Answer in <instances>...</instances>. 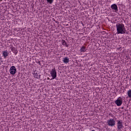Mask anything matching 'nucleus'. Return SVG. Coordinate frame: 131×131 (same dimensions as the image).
Wrapping results in <instances>:
<instances>
[{
    "label": "nucleus",
    "instance_id": "obj_1",
    "mask_svg": "<svg viewBox=\"0 0 131 131\" xmlns=\"http://www.w3.org/2000/svg\"><path fill=\"white\" fill-rule=\"evenodd\" d=\"M117 34H124L126 33V29L123 24H117L116 25Z\"/></svg>",
    "mask_w": 131,
    "mask_h": 131
},
{
    "label": "nucleus",
    "instance_id": "obj_2",
    "mask_svg": "<svg viewBox=\"0 0 131 131\" xmlns=\"http://www.w3.org/2000/svg\"><path fill=\"white\" fill-rule=\"evenodd\" d=\"M50 74L52 77V79H55V78L57 77V71H56V69L55 68L52 69Z\"/></svg>",
    "mask_w": 131,
    "mask_h": 131
},
{
    "label": "nucleus",
    "instance_id": "obj_3",
    "mask_svg": "<svg viewBox=\"0 0 131 131\" xmlns=\"http://www.w3.org/2000/svg\"><path fill=\"white\" fill-rule=\"evenodd\" d=\"M117 129L118 130H121L123 128V124H122V120H118L117 121Z\"/></svg>",
    "mask_w": 131,
    "mask_h": 131
},
{
    "label": "nucleus",
    "instance_id": "obj_4",
    "mask_svg": "<svg viewBox=\"0 0 131 131\" xmlns=\"http://www.w3.org/2000/svg\"><path fill=\"white\" fill-rule=\"evenodd\" d=\"M107 124L108 126H114L115 125V120L113 119H111L107 121Z\"/></svg>",
    "mask_w": 131,
    "mask_h": 131
},
{
    "label": "nucleus",
    "instance_id": "obj_5",
    "mask_svg": "<svg viewBox=\"0 0 131 131\" xmlns=\"http://www.w3.org/2000/svg\"><path fill=\"white\" fill-rule=\"evenodd\" d=\"M115 103L118 106H121V105H122V99L121 97H119L115 101Z\"/></svg>",
    "mask_w": 131,
    "mask_h": 131
},
{
    "label": "nucleus",
    "instance_id": "obj_6",
    "mask_svg": "<svg viewBox=\"0 0 131 131\" xmlns=\"http://www.w3.org/2000/svg\"><path fill=\"white\" fill-rule=\"evenodd\" d=\"M16 72H17L16 67H15L14 66H12L10 69V73L12 74V75H14V74H16Z\"/></svg>",
    "mask_w": 131,
    "mask_h": 131
},
{
    "label": "nucleus",
    "instance_id": "obj_7",
    "mask_svg": "<svg viewBox=\"0 0 131 131\" xmlns=\"http://www.w3.org/2000/svg\"><path fill=\"white\" fill-rule=\"evenodd\" d=\"M111 8L112 10H115V12H118V7L116 4H113L111 5Z\"/></svg>",
    "mask_w": 131,
    "mask_h": 131
},
{
    "label": "nucleus",
    "instance_id": "obj_8",
    "mask_svg": "<svg viewBox=\"0 0 131 131\" xmlns=\"http://www.w3.org/2000/svg\"><path fill=\"white\" fill-rule=\"evenodd\" d=\"M2 53H3V56L4 58H7V57H8V56H9V53H8L7 51H3Z\"/></svg>",
    "mask_w": 131,
    "mask_h": 131
},
{
    "label": "nucleus",
    "instance_id": "obj_9",
    "mask_svg": "<svg viewBox=\"0 0 131 131\" xmlns=\"http://www.w3.org/2000/svg\"><path fill=\"white\" fill-rule=\"evenodd\" d=\"M61 42H62V46H65V47H66L67 48L69 47V45H67V42H66V41H65L64 40H62Z\"/></svg>",
    "mask_w": 131,
    "mask_h": 131
},
{
    "label": "nucleus",
    "instance_id": "obj_10",
    "mask_svg": "<svg viewBox=\"0 0 131 131\" xmlns=\"http://www.w3.org/2000/svg\"><path fill=\"white\" fill-rule=\"evenodd\" d=\"M11 51L14 53V54H15V55H17V54H18V51H17V49H16L15 47H12Z\"/></svg>",
    "mask_w": 131,
    "mask_h": 131
},
{
    "label": "nucleus",
    "instance_id": "obj_11",
    "mask_svg": "<svg viewBox=\"0 0 131 131\" xmlns=\"http://www.w3.org/2000/svg\"><path fill=\"white\" fill-rule=\"evenodd\" d=\"M63 63H65V64H67V63H69V58L68 57H64L63 60Z\"/></svg>",
    "mask_w": 131,
    "mask_h": 131
},
{
    "label": "nucleus",
    "instance_id": "obj_12",
    "mask_svg": "<svg viewBox=\"0 0 131 131\" xmlns=\"http://www.w3.org/2000/svg\"><path fill=\"white\" fill-rule=\"evenodd\" d=\"M86 50L85 49V47L82 46L80 49V52L84 53V52H86Z\"/></svg>",
    "mask_w": 131,
    "mask_h": 131
},
{
    "label": "nucleus",
    "instance_id": "obj_13",
    "mask_svg": "<svg viewBox=\"0 0 131 131\" xmlns=\"http://www.w3.org/2000/svg\"><path fill=\"white\" fill-rule=\"evenodd\" d=\"M47 2L48 4H50V5H52L53 4L54 0H47Z\"/></svg>",
    "mask_w": 131,
    "mask_h": 131
},
{
    "label": "nucleus",
    "instance_id": "obj_14",
    "mask_svg": "<svg viewBox=\"0 0 131 131\" xmlns=\"http://www.w3.org/2000/svg\"><path fill=\"white\" fill-rule=\"evenodd\" d=\"M38 73H36V74L34 75V77H35V78H38Z\"/></svg>",
    "mask_w": 131,
    "mask_h": 131
},
{
    "label": "nucleus",
    "instance_id": "obj_15",
    "mask_svg": "<svg viewBox=\"0 0 131 131\" xmlns=\"http://www.w3.org/2000/svg\"><path fill=\"white\" fill-rule=\"evenodd\" d=\"M38 63H39V65H41L40 61H38Z\"/></svg>",
    "mask_w": 131,
    "mask_h": 131
}]
</instances>
